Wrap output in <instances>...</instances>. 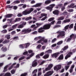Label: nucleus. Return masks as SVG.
<instances>
[{
	"label": "nucleus",
	"mask_w": 76,
	"mask_h": 76,
	"mask_svg": "<svg viewBox=\"0 0 76 76\" xmlns=\"http://www.w3.org/2000/svg\"><path fill=\"white\" fill-rule=\"evenodd\" d=\"M55 6V4H52L50 5L49 6L46 7V9L47 10H50V12H51L53 10V8Z\"/></svg>",
	"instance_id": "nucleus-6"
},
{
	"label": "nucleus",
	"mask_w": 76,
	"mask_h": 76,
	"mask_svg": "<svg viewBox=\"0 0 76 76\" xmlns=\"http://www.w3.org/2000/svg\"><path fill=\"white\" fill-rule=\"evenodd\" d=\"M13 39H17V40H18V39H19V37L18 36L14 37L13 38Z\"/></svg>",
	"instance_id": "nucleus-57"
},
{
	"label": "nucleus",
	"mask_w": 76,
	"mask_h": 76,
	"mask_svg": "<svg viewBox=\"0 0 76 76\" xmlns=\"http://www.w3.org/2000/svg\"><path fill=\"white\" fill-rule=\"evenodd\" d=\"M59 54H60L59 52L53 53L52 55V58H57Z\"/></svg>",
	"instance_id": "nucleus-12"
},
{
	"label": "nucleus",
	"mask_w": 76,
	"mask_h": 76,
	"mask_svg": "<svg viewBox=\"0 0 76 76\" xmlns=\"http://www.w3.org/2000/svg\"><path fill=\"white\" fill-rule=\"evenodd\" d=\"M13 5H8L7 6L6 8L7 9H12L13 8Z\"/></svg>",
	"instance_id": "nucleus-28"
},
{
	"label": "nucleus",
	"mask_w": 76,
	"mask_h": 76,
	"mask_svg": "<svg viewBox=\"0 0 76 76\" xmlns=\"http://www.w3.org/2000/svg\"><path fill=\"white\" fill-rule=\"evenodd\" d=\"M37 64L38 63H37V62L36 61H33L32 64V66L33 67H36Z\"/></svg>",
	"instance_id": "nucleus-16"
},
{
	"label": "nucleus",
	"mask_w": 76,
	"mask_h": 76,
	"mask_svg": "<svg viewBox=\"0 0 76 76\" xmlns=\"http://www.w3.org/2000/svg\"><path fill=\"white\" fill-rule=\"evenodd\" d=\"M65 70L67 71V70H68L69 68V67H70V65L65 66Z\"/></svg>",
	"instance_id": "nucleus-42"
},
{
	"label": "nucleus",
	"mask_w": 76,
	"mask_h": 76,
	"mask_svg": "<svg viewBox=\"0 0 76 76\" xmlns=\"http://www.w3.org/2000/svg\"><path fill=\"white\" fill-rule=\"evenodd\" d=\"M37 69L34 70L32 72V74L33 75V76H37Z\"/></svg>",
	"instance_id": "nucleus-25"
},
{
	"label": "nucleus",
	"mask_w": 76,
	"mask_h": 76,
	"mask_svg": "<svg viewBox=\"0 0 76 76\" xmlns=\"http://www.w3.org/2000/svg\"><path fill=\"white\" fill-rule=\"evenodd\" d=\"M25 58V56H23L21 58H20L19 59V61H20V60H23Z\"/></svg>",
	"instance_id": "nucleus-51"
},
{
	"label": "nucleus",
	"mask_w": 76,
	"mask_h": 76,
	"mask_svg": "<svg viewBox=\"0 0 76 76\" xmlns=\"http://www.w3.org/2000/svg\"><path fill=\"white\" fill-rule=\"evenodd\" d=\"M53 73V71H49L46 72V74H45L44 76H51Z\"/></svg>",
	"instance_id": "nucleus-11"
},
{
	"label": "nucleus",
	"mask_w": 76,
	"mask_h": 76,
	"mask_svg": "<svg viewBox=\"0 0 76 76\" xmlns=\"http://www.w3.org/2000/svg\"><path fill=\"white\" fill-rule=\"evenodd\" d=\"M1 32L3 33H6V32H7V30L6 29H4L2 31H1Z\"/></svg>",
	"instance_id": "nucleus-55"
},
{
	"label": "nucleus",
	"mask_w": 76,
	"mask_h": 76,
	"mask_svg": "<svg viewBox=\"0 0 76 76\" xmlns=\"http://www.w3.org/2000/svg\"><path fill=\"white\" fill-rule=\"evenodd\" d=\"M10 35H8L6 36L5 37L7 38V39H9L10 38Z\"/></svg>",
	"instance_id": "nucleus-52"
},
{
	"label": "nucleus",
	"mask_w": 76,
	"mask_h": 76,
	"mask_svg": "<svg viewBox=\"0 0 76 76\" xmlns=\"http://www.w3.org/2000/svg\"><path fill=\"white\" fill-rule=\"evenodd\" d=\"M70 19H66L64 21V23H67V22H70Z\"/></svg>",
	"instance_id": "nucleus-33"
},
{
	"label": "nucleus",
	"mask_w": 76,
	"mask_h": 76,
	"mask_svg": "<svg viewBox=\"0 0 76 76\" xmlns=\"http://www.w3.org/2000/svg\"><path fill=\"white\" fill-rule=\"evenodd\" d=\"M56 41H57V39L55 38L52 40L51 42L52 43H54Z\"/></svg>",
	"instance_id": "nucleus-46"
},
{
	"label": "nucleus",
	"mask_w": 76,
	"mask_h": 76,
	"mask_svg": "<svg viewBox=\"0 0 76 76\" xmlns=\"http://www.w3.org/2000/svg\"><path fill=\"white\" fill-rule=\"evenodd\" d=\"M61 65H58L54 67V70L58 71V70H59L60 69H61Z\"/></svg>",
	"instance_id": "nucleus-9"
},
{
	"label": "nucleus",
	"mask_w": 76,
	"mask_h": 76,
	"mask_svg": "<svg viewBox=\"0 0 76 76\" xmlns=\"http://www.w3.org/2000/svg\"><path fill=\"white\" fill-rule=\"evenodd\" d=\"M42 75V72H39L37 74V76H41Z\"/></svg>",
	"instance_id": "nucleus-62"
},
{
	"label": "nucleus",
	"mask_w": 76,
	"mask_h": 76,
	"mask_svg": "<svg viewBox=\"0 0 76 76\" xmlns=\"http://www.w3.org/2000/svg\"><path fill=\"white\" fill-rule=\"evenodd\" d=\"M76 38V35L74 34H71L69 36V37L68 38L66 41V42H69L71 41V40L72 39L75 40Z\"/></svg>",
	"instance_id": "nucleus-4"
},
{
	"label": "nucleus",
	"mask_w": 76,
	"mask_h": 76,
	"mask_svg": "<svg viewBox=\"0 0 76 76\" xmlns=\"http://www.w3.org/2000/svg\"><path fill=\"white\" fill-rule=\"evenodd\" d=\"M63 43V41H60L57 43V45H61V44Z\"/></svg>",
	"instance_id": "nucleus-47"
},
{
	"label": "nucleus",
	"mask_w": 76,
	"mask_h": 76,
	"mask_svg": "<svg viewBox=\"0 0 76 76\" xmlns=\"http://www.w3.org/2000/svg\"><path fill=\"white\" fill-rule=\"evenodd\" d=\"M41 45H39L37 47V49H40L41 47Z\"/></svg>",
	"instance_id": "nucleus-48"
},
{
	"label": "nucleus",
	"mask_w": 76,
	"mask_h": 76,
	"mask_svg": "<svg viewBox=\"0 0 76 76\" xmlns=\"http://www.w3.org/2000/svg\"><path fill=\"white\" fill-rule=\"evenodd\" d=\"M67 14V12H64L62 13L63 15H66Z\"/></svg>",
	"instance_id": "nucleus-59"
},
{
	"label": "nucleus",
	"mask_w": 76,
	"mask_h": 76,
	"mask_svg": "<svg viewBox=\"0 0 76 76\" xmlns=\"http://www.w3.org/2000/svg\"><path fill=\"white\" fill-rule=\"evenodd\" d=\"M61 21L59 20L56 23V24H61Z\"/></svg>",
	"instance_id": "nucleus-63"
},
{
	"label": "nucleus",
	"mask_w": 76,
	"mask_h": 76,
	"mask_svg": "<svg viewBox=\"0 0 76 76\" xmlns=\"http://www.w3.org/2000/svg\"><path fill=\"white\" fill-rule=\"evenodd\" d=\"M51 1L50 0H47L45 2V4H48L50 3H51Z\"/></svg>",
	"instance_id": "nucleus-26"
},
{
	"label": "nucleus",
	"mask_w": 76,
	"mask_h": 76,
	"mask_svg": "<svg viewBox=\"0 0 76 76\" xmlns=\"http://www.w3.org/2000/svg\"><path fill=\"white\" fill-rule=\"evenodd\" d=\"M69 48V46H65L64 48H63L62 50H63V51H65V50H66Z\"/></svg>",
	"instance_id": "nucleus-34"
},
{
	"label": "nucleus",
	"mask_w": 76,
	"mask_h": 76,
	"mask_svg": "<svg viewBox=\"0 0 76 76\" xmlns=\"http://www.w3.org/2000/svg\"><path fill=\"white\" fill-rule=\"evenodd\" d=\"M30 45V44L29 43H26L25 44H23V45H20V48H26L28 47H29V45Z\"/></svg>",
	"instance_id": "nucleus-7"
},
{
	"label": "nucleus",
	"mask_w": 76,
	"mask_h": 76,
	"mask_svg": "<svg viewBox=\"0 0 76 76\" xmlns=\"http://www.w3.org/2000/svg\"><path fill=\"white\" fill-rule=\"evenodd\" d=\"M53 13L54 14V15H58V14H59V11L57 10H56L53 11Z\"/></svg>",
	"instance_id": "nucleus-17"
},
{
	"label": "nucleus",
	"mask_w": 76,
	"mask_h": 76,
	"mask_svg": "<svg viewBox=\"0 0 76 76\" xmlns=\"http://www.w3.org/2000/svg\"><path fill=\"white\" fill-rule=\"evenodd\" d=\"M72 52H70L68 53L66 55L65 57V60H67L68 58H69V57H71V55L70 54H72Z\"/></svg>",
	"instance_id": "nucleus-13"
},
{
	"label": "nucleus",
	"mask_w": 76,
	"mask_h": 76,
	"mask_svg": "<svg viewBox=\"0 0 76 76\" xmlns=\"http://www.w3.org/2000/svg\"><path fill=\"white\" fill-rule=\"evenodd\" d=\"M47 16H45V17L42 18L41 19V20H42V21L45 20V19H47Z\"/></svg>",
	"instance_id": "nucleus-56"
},
{
	"label": "nucleus",
	"mask_w": 76,
	"mask_h": 76,
	"mask_svg": "<svg viewBox=\"0 0 76 76\" xmlns=\"http://www.w3.org/2000/svg\"><path fill=\"white\" fill-rule=\"evenodd\" d=\"M21 20V18H18L15 19V20L13 21L12 22L13 23H15L16 22H18V21H20Z\"/></svg>",
	"instance_id": "nucleus-23"
},
{
	"label": "nucleus",
	"mask_w": 76,
	"mask_h": 76,
	"mask_svg": "<svg viewBox=\"0 0 76 76\" xmlns=\"http://www.w3.org/2000/svg\"><path fill=\"white\" fill-rule=\"evenodd\" d=\"M74 67H75V66L73 65H72L71 66L70 68V69L69 71L70 73H72V72H73V69H74Z\"/></svg>",
	"instance_id": "nucleus-15"
},
{
	"label": "nucleus",
	"mask_w": 76,
	"mask_h": 76,
	"mask_svg": "<svg viewBox=\"0 0 76 76\" xmlns=\"http://www.w3.org/2000/svg\"><path fill=\"white\" fill-rule=\"evenodd\" d=\"M13 9L14 10H16V9H17L18 8V7L16 6H13Z\"/></svg>",
	"instance_id": "nucleus-61"
},
{
	"label": "nucleus",
	"mask_w": 76,
	"mask_h": 76,
	"mask_svg": "<svg viewBox=\"0 0 76 76\" xmlns=\"http://www.w3.org/2000/svg\"><path fill=\"white\" fill-rule=\"evenodd\" d=\"M43 42H44V43H45L46 44L47 43V42H48V40H47V39H45L43 41Z\"/></svg>",
	"instance_id": "nucleus-60"
},
{
	"label": "nucleus",
	"mask_w": 76,
	"mask_h": 76,
	"mask_svg": "<svg viewBox=\"0 0 76 76\" xmlns=\"http://www.w3.org/2000/svg\"><path fill=\"white\" fill-rule=\"evenodd\" d=\"M32 19V17H27L26 18H25V20L26 21L29 20H31Z\"/></svg>",
	"instance_id": "nucleus-38"
},
{
	"label": "nucleus",
	"mask_w": 76,
	"mask_h": 76,
	"mask_svg": "<svg viewBox=\"0 0 76 76\" xmlns=\"http://www.w3.org/2000/svg\"><path fill=\"white\" fill-rule=\"evenodd\" d=\"M37 26H35L34 27L33 29V31H35V30H37V28L38 27H39V26H40L41 25V24H38L37 23Z\"/></svg>",
	"instance_id": "nucleus-18"
},
{
	"label": "nucleus",
	"mask_w": 76,
	"mask_h": 76,
	"mask_svg": "<svg viewBox=\"0 0 76 76\" xmlns=\"http://www.w3.org/2000/svg\"><path fill=\"white\" fill-rule=\"evenodd\" d=\"M49 54H45L43 57V58H44V59H47L49 58Z\"/></svg>",
	"instance_id": "nucleus-20"
},
{
	"label": "nucleus",
	"mask_w": 76,
	"mask_h": 76,
	"mask_svg": "<svg viewBox=\"0 0 76 76\" xmlns=\"http://www.w3.org/2000/svg\"><path fill=\"white\" fill-rule=\"evenodd\" d=\"M10 41V40H5L2 42V43L5 44L6 43H9Z\"/></svg>",
	"instance_id": "nucleus-39"
},
{
	"label": "nucleus",
	"mask_w": 76,
	"mask_h": 76,
	"mask_svg": "<svg viewBox=\"0 0 76 76\" xmlns=\"http://www.w3.org/2000/svg\"><path fill=\"white\" fill-rule=\"evenodd\" d=\"M28 53L27 51H26L23 53V55H26V54H28Z\"/></svg>",
	"instance_id": "nucleus-64"
},
{
	"label": "nucleus",
	"mask_w": 76,
	"mask_h": 76,
	"mask_svg": "<svg viewBox=\"0 0 76 76\" xmlns=\"http://www.w3.org/2000/svg\"><path fill=\"white\" fill-rule=\"evenodd\" d=\"M52 50L49 49L47 51H46V53H47L48 54H50L51 53H52Z\"/></svg>",
	"instance_id": "nucleus-36"
},
{
	"label": "nucleus",
	"mask_w": 76,
	"mask_h": 76,
	"mask_svg": "<svg viewBox=\"0 0 76 76\" xmlns=\"http://www.w3.org/2000/svg\"><path fill=\"white\" fill-rule=\"evenodd\" d=\"M64 19V17L62 16L59 17L58 19V20H62Z\"/></svg>",
	"instance_id": "nucleus-30"
},
{
	"label": "nucleus",
	"mask_w": 76,
	"mask_h": 76,
	"mask_svg": "<svg viewBox=\"0 0 76 76\" xmlns=\"http://www.w3.org/2000/svg\"><path fill=\"white\" fill-rule=\"evenodd\" d=\"M21 24L23 25V26H24V25H26V22L22 21L21 22Z\"/></svg>",
	"instance_id": "nucleus-44"
},
{
	"label": "nucleus",
	"mask_w": 76,
	"mask_h": 76,
	"mask_svg": "<svg viewBox=\"0 0 76 76\" xmlns=\"http://www.w3.org/2000/svg\"><path fill=\"white\" fill-rule=\"evenodd\" d=\"M28 75V73H24L22 74L20 76H26Z\"/></svg>",
	"instance_id": "nucleus-41"
},
{
	"label": "nucleus",
	"mask_w": 76,
	"mask_h": 76,
	"mask_svg": "<svg viewBox=\"0 0 76 76\" xmlns=\"http://www.w3.org/2000/svg\"><path fill=\"white\" fill-rule=\"evenodd\" d=\"M53 65L52 64H50L48 65V67L46 68L45 69V71H48V70H50L51 69V68L53 67Z\"/></svg>",
	"instance_id": "nucleus-10"
},
{
	"label": "nucleus",
	"mask_w": 76,
	"mask_h": 76,
	"mask_svg": "<svg viewBox=\"0 0 76 76\" xmlns=\"http://www.w3.org/2000/svg\"><path fill=\"white\" fill-rule=\"evenodd\" d=\"M12 16H13V15L12 14H8L5 15L4 17L5 18H10Z\"/></svg>",
	"instance_id": "nucleus-14"
},
{
	"label": "nucleus",
	"mask_w": 76,
	"mask_h": 76,
	"mask_svg": "<svg viewBox=\"0 0 76 76\" xmlns=\"http://www.w3.org/2000/svg\"><path fill=\"white\" fill-rule=\"evenodd\" d=\"M32 31V30L31 28H28L27 29H24L22 30L21 32H20L19 34V35H22L23 34H28L31 32Z\"/></svg>",
	"instance_id": "nucleus-3"
},
{
	"label": "nucleus",
	"mask_w": 76,
	"mask_h": 76,
	"mask_svg": "<svg viewBox=\"0 0 76 76\" xmlns=\"http://www.w3.org/2000/svg\"><path fill=\"white\" fill-rule=\"evenodd\" d=\"M34 11V8H29L27 9L24 11H23L22 12V15H29V14H30L32 12Z\"/></svg>",
	"instance_id": "nucleus-1"
},
{
	"label": "nucleus",
	"mask_w": 76,
	"mask_h": 76,
	"mask_svg": "<svg viewBox=\"0 0 76 76\" xmlns=\"http://www.w3.org/2000/svg\"><path fill=\"white\" fill-rule=\"evenodd\" d=\"M54 20V17L51 18L48 20V21L49 22H51V21H53H53Z\"/></svg>",
	"instance_id": "nucleus-37"
},
{
	"label": "nucleus",
	"mask_w": 76,
	"mask_h": 76,
	"mask_svg": "<svg viewBox=\"0 0 76 76\" xmlns=\"http://www.w3.org/2000/svg\"><path fill=\"white\" fill-rule=\"evenodd\" d=\"M41 16L39 17V19H41L42 18H43L44 16H45H45H47V14L44 13H42L41 14Z\"/></svg>",
	"instance_id": "nucleus-19"
},
{
	"label": "nucleus",
	"mask_w": 76,
	"mask_h": 76,
	"mask_svg": "<svg viewBox=\"0 0 76 76\" xmlns=\"http://www.w3.org/2000/svg\"><path fill=\"white\" fill-rule=\"evenodd\" d=\"M14 3H15V4H18V3H20V1L17 0L15 1H14Z\"/></svg>",
	"instance_id": "nucleus-54"
},
{
	"label": "nucleus",
	"mask_w": 76,
	"mask_h": 76,
	"mask_svg": "<svg viewBox=\"0 0 76 76\" xmlns=\"http://www.w3.org/2000/svg\"><path fill=\"white\" fill-rule=\"evenodd\" d=\"M69 25L66 26L64 27V29H69Z\"/></svg>",
	"instance_id": "nucleus-49"
},
{
	"label": "nucleus",
	"mask_w": 76,
	"mask_h": 76,
	"mask_svg": "<svg viewBox=\"0 0 76 76\" xmlns=\"http://www.w3.org/2000/svg\"><path fill=\"white\" fill-rule=\"evenodd\" d=\"M5 76H11V74L10 72H7L5 74Z\"/></svg>",
	"instance_id": "nucleus-40"
},
{
	"label": "nucleus",
	"mask_w": 76,
	"mask_h": 76,
	"mask_svg": "<svg viewBox=\"0 0 76 76\" xmlns=\"http://www.w3.org/2000/svg\"><path fill=\"white\" fill-rule=\"evenodd\" d=\"M73 28V24H71L69 27V29H72Z\"/></svg>",
	"instance_id": "nucleus-45"
},
{
	"label": "nucleus",
	"mask_w": 76,
	"mask_h": 76,
	"mask_svg": "<svg viewBox=\"0 0 76 76\" xmlns=\"http://www.w3.org/2000/svg\"><path fill=\"white\" fill-rule=\"evenodd\" d=\"M43 29H44V30H47L48 29L47 27V26H46V25H45L43 26V27H41L38 29V32L39 33H42L44 32H45V30Z\"/></svg>",
	"instance_id": "nucleus-5"
},
{
	"label": "nucleus",
	"mask_w": 76,
	"mask_h": 76,
	"mask_svg": "<svg viewBox=\"0 0 76 76\" xmlns=\"http://www.w3.org/2000/svg\"><path fill=\"white\" fill-rule=\"evenodd\" d=\"M23 27H24V26H23V25L22 24H21L19 25L18 28H19V29H20L21 28H23Z\"/></svg>",
	"instance_id": "nucleus-35"
},
{
	"label": "nucleus",
	"mask_w": 76,
	"mask_h": 76,
	"mask_svg": "<svg viewBox=\"0 0 76 76\" xmlns=\"http://www.w3.org/2000/svg\"><path fill=\"white\" fill-rule=\"evenodd\" d=\"M56 21L53 20L52 22H51L50 23L47 24H45L47 28L48 29H49L51 27V26L52 25H54V23H55Z\"/></svg>",
	"instance_id": "nucleus-8"
},
{
	"label": "nucleus",
	"mask_w": 76,
	"mask_h": 76,
	"mask_svg": "<svg viewBox=\"0 0 76 76\" xmlns=\"http://www.w3.org/2000/svg\"><path fill=\"white\" fill-rule=\"evenodd\" d=\"M41 5V3H38L36 4V5L34 6V7H40Z\"/></svg>",
	"instance_id": "nucleus-29"
},
{
	"label": "nucleus",
	"mask_w": 76,
	"mask_h": 76,
	"mask_svg": "<svg viewBox=\"0 0 76 76\" xmlns=\"http://www.w3.org/2000/svg\"><path fill=\"white\" fill-rule=\"evenodd\" d=\"M62 6L63 4H59L57 5L56 8V9H58L59 7L60 8L61 7H62Z\"/></svg>",
	"instance_id": "nucleus-27"
},
{
	"label": "nucleus",
	"mask_w": 76,
	"mask_h": 76,
	"mask_svg": "<svg viewBox=\"0 0 76 76\" xmlns=\"http://www.w3.org/2000/svg\"><path fill=\"white\" fill-rule=\"evenodd\" d=\"M1 50H2L4 52H6L7 50V48L6 47H2L1 49Z\"/></svg>",
	"instance_id": "nucleus-24"
},
{
	"label": "nucleus",
	"mask_w": 76,
	"mask_h": 76,
	"mask_svg": "<svg viewBox=\"0 0 76 76\" xmlns=\"http://www.w3.org/2000/svg\"><path fill=\"white\" fill-rule=\"evenodd\" d=\"M58 34L57 36V38H63L65 36V31H58L56 32Z\"/></svg>",
	"instance_id": "nucleus-2"
},
{
	"label": "nucleus",
	"mask_w": 76,
	"mask_h": 76,
	"mask_svg": "<svg viewBox=\"0 0 76 76\" xmlns=\"http://www.w3.org/2000/svg\"><path fill=\"white\" fill-rule=\"evenodd\" d=\"M17 26H18V24H15V25L12 26V28L13 29H15V28H16Z\"/></svg>",
	"instance_id": "nucleus-43"
},
{
	"label": "nucleus",
	"mask_w": 76,
	"mask_h": 76,
	"mask_svg": "<svg viewBox=\"0 0 76 76\" xmlns=\"http://www.w3.org/2000/svg\"><path fill=\"white\" fill-rule=\"evenodd\" d=\"M64 58V56H63V54H61L58 58V59L60 60H63Z\"/></svg>",
	"instance_id": "nucleus-22"
},
{
	"label": "nucleus",
	"mask_w": 76,
	"mask_h": 76,
	"mask_svg": "<svg viewBox=\"0 0 76 76\" xmlns=\"http://www.w3.org/2000/svg\"><path fill=\"white\" fill-rule=\"evenodd\" d=\"M7 26H8V25L7 24L4 25L3 26V29H6V28Z\"/></svg>",
	"instance_id": "nucleus-50"
},
{
	"label": "nucleus",
	"mask_w": 76,
	"mask_h": 76,
	"mask_svg": "<svg viewBox=\"0 0 76 76\" xmlns=\"http://www.w3.org/2000/svg\"><path fill=\"white\" fill-rule=\"evenodd\" d=\"M61 26V25H56L53 27V29H55V28H60Z\"/></svg>",
	"instance_id": "nucleus-31"
},
{
	"label": "nucleus",
	"mask_w": 76,
	"mask_h": 76,
	"mask_svg": "<svg viewBox=\"0 0 76 76\" xmlns=\"http://www.w3.org/2000/svg\"><path fill=\"white\" fill-rule=\"evenodd\" d=\"M65 9V7H64V6L62 7L61 8V11H63V10H64Z\"/></svg>",
	"instance_id": "nucleus-58"
},
{
	"label": "nucleus",
	"mask_w": 76,
	"mask_h": 76,
	"mask_svg": "<svg viewBox=\"0 0 76 76\" xmlns=\"http://www.w3.org/2000/svg\"><path fill=\"white\" fill-rule=\"evenodd\" d=\"M75 4L74 3H72L71 4V5L68 6V7L69 8H71L72 9H73V8H75Z\"/></svg>",
	"instance_id": "nucleus-21"
},
{
	"label": "nucleus",
	"mask_w": 76,
	"mask_h": 76,
	"mask_svg": "<svg viewBox=\"0 0 76 76\" xmlns=\"http://www.w3.org/2000/svg\"><path fill=\"white\" fill-rule=\"evenodd\" d=\"M8 68V66H5L4 68V70H3L4 72H7V68Z\"/></svg>",
	"instance_id": "nucleus-32"
},
{
	"label": "nucleus",
	"mask_w": 76,
	"mask_h": 76,
	"mask_svg": "<svg viewBox=\"0 0 76 76\" xmlns=\"http://www.w3.org/2000/svg\"><path fill=\"white\" fill-rule=\"evenodd\" d=\"M11 74L13 75V74H15V71L14 69H13L11 71Z\"/></svg>",
	"instance_id": "nucleus-53"
}]
</instances>
